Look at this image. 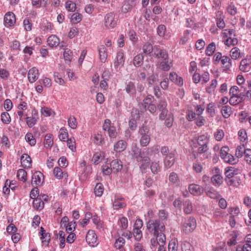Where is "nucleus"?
Instances as JSON below:
<instances>
[{"label": "nucleus", "instance_id": "obj_1", "mask_svg": "<svg viewBox=\"0 0 251 251\" xmlns=\"http://www.w3.org/2000/svg\"><path fill=\"white\" fill-rule=\"evenodd\" d=\"M227 213L221 212V218L222 219V223L225 221L228 223L232 228H236V218L240 213V208L238 206L229 207L227 209Z\"/></svg>", "mask_w": 251, "mask_h": 251}, {"label": "nucleus", "instance_id": "obj_2", "mask_svg": "<svg viewBox=\"0 0 251 251\" xmlns=\"http://www.w3.org/2000/svg\"><path fill=\"white\" fill-rule=\"evenodd\" d=\"M147 228L150 232L153 231V234H157L165 230L164 224L159 219L150 220L147 223Z\"/></svg>", "mask_w": 251, "mask_h": 251}, {"label": "nucleus", "instance_id": "obj_3", "mask_svg": "<svg viewBox=\"0 0 251 251\" xmlns=\"http://www.w3.org/2000/svg\"><path fill=\"white\" fill-rule=\"evenodd\" d=\"M140 136V144L142 147L147 146L150 142L149 129L147 126H143L138 130Z\"/></svg>", "mask_w": 251, "mask_h": 251}, {"label": "nucleus", "instance_id": "obj_4", "mask_svg": "<svg viewBox=\"0 0 251 251\" xmlns=\"http://www.w3.org/2000/svg\"><path fill=\"white\" fill-rule=\"evenodd\" d=\"M104 131H107L110 139L115 138L117 135L116 128L114 126H111V122L109 119H106L104 121L102 126Z\"/></svg>", "mask_w": 251, "mask_h": 251}, {"label": "nucleus", "instance_id": "obj_5", "mask_svg": "<svg viewBox=\"0 0 251 251\" xmlns=\"http://www.w3.org/2000/svg\"><path fill=\"white\" fill-rule=\"evenodd\" d=\"M196 221L194 217H190L188 220L183 224L182 230L186 234L191 232L196 227Z\"/></svg>", "mask_w": 251, "mask_h": 251}, {"label": "nucleus", "instance_id": "obj_6", "mask_svg": "<svg viewBox=\"0 0 251 251\" xmlns=\"http://www.w3.org/2000/svg\"><path fill=\"white\" fill-rule=\"evenodd\" d=\"M115 14L110 12L104 17V25L108 29L113 28L117 25V20L115 18Z\"/></svg>", "mask_w": 251, "mask_h": 251}, {"label": "nucleus", "instance_id": "obj_7", "mask_svg": "<svg viewBox=\"0 0 251 251\" xmlns=\"http://www.w3.org/2000/svg\"><path fill=\"white\" fill-rule=\"evenodd\" d=\"M152 56L158 59L163 60H166L169 58L167 51L158 46H154V52Z\"/></svg>", "mask_w": 251, "mask_h": 251}, {"label": "nucleus", "instance_id": "obj_8", "mask_svg": "<svg viewBox=\"0 0 251 251\" xmlns=\"http://www.w3.org/2000/svg\"><path fill=\"white\" fill-rule=\"evenodd\" d=\"M131 155L132 157L136 160L137 162L141 161L145 156L144 152H142L136 144H134L132 146L131 148Z\"/></svg>", "mask_w": 251, "mask_h": 251}, {"label": "nucleus", "instance_id": "obj_9", "mask_svg": "<svg viewBox=\"0 0 251 251\" xmlns=\"http://www.w3.org/2000/svg\"><path fill=\"white\" fill-rule=\"evenodd\" d=\"M4 25L6 26H11L16 23V18L14 14L12 12L6 13L4 17Z\"/></svg>", "mask_w": 251, "mask_h": 251}, {"label": "nucleus", "instance_id": "obj_10", "mask_svg": "<svg viewBox=\"0 0 251 251\" xmlns=\"http://www.w3.org/2000/svg\"><path fill=\"white\" fill-rule=\"evenodd\" d=\"M213 176L211 177V181L215 186L220 185V169L218 167H214L211 170Z\"/></svg>", "mask_w": 251, "mask_h": 251}, {"label": "nucleus", "instance_id": "obj_11", "mask_svg": "<svg viewBox=\"0 0 251 251\" xmlns=\"http://www.w3.org/2000/svg\"><path fill=\"white\" fill-rule=\"evenodd\" d=\"M125 63L124 55L123 52L118 51L114 62V67L118 69L123 66Z\"/></svg>", "mask_w": 251, "mask_h": 251}, {"label": "nucleus", "instance_id": "obj_12", "mask_svg": "<svg viewBox=\"0 0 251 251\" xmlns=\"http://www.w3.org/2000/svg\"><path fill=\"white\" fill-rule=\"evenodd\" d=\"M43 175L40 172H35L32 176V184L33 186L41 185L43 182Z\"/></svg>", "mask_w": 251, "mask_h": 251}, {"label": "nucleus", "instance_id": "obj_13", "mask_svg": "<svg viewBox=\"0 0 251 251\" xmlns=\"http://www.w3.org/2000/svg\"><path fill=\"white\" fill-rule=\"evenodd\" d=\"M86 241L88 245L91 246H94L97 241V236L95 231L93 230H89L86 236Z\"/></svg>", "mask_w": 251, "mask_h": 251}, {"label": "nucleus", "instance_id": "obj_14", "mask_svg": "<svg viewBox=\"0 0 251 251\" xmlns=\"http://www.w3.org/2000/svg\"><path fill=\"white\" fill-rule=\"evenodd\" d=\"M221 63L222 65L221 68H223V72H227L229 70L231 66V61L229 57L221 55Z\"/></svg>", "mask_w": 251, "mask_h": 251}, {"label": "nucleus", "instance_id": "obj_15", "mask_svg": "<svg viewBox=\"0 0 251 251\" xmlns=\"http://www.w3.org/2000/svg\"><path fill=\"white\" fill-rule=\"evenodd\" d=\"M238 171L237 169L232 167H228L226 168L225 174L226 176L228 178L227 181L228 184L231 185L233 183V181L230 178L232 177L234 175H237Z\"/></svg>", "mask_w": 251, "mask_h": 251}, {"label": "nucleus", "instance_id": "obj_16", "mask_svg": "<svg viewBox=\"0 0 251 251\" xmlns=\"http://www.w3.org/2000/svg\"><path fill=\"white\" fill-rule=\"evenodd\" d=\"M251 69V60L244 59L240 62L239 69L243 72H248Z\"/></svg>", "mask_w": 251, "mask_h": 251}, {"label": "nucleus", "instance_id": "obj_17", "mask_svg": "<svg viewBox=\"0 0 251 251\" xmlns=\"http://www.w3.org/2000/svg\"><path fill=\"white\" fill-rule=\"evenodd\" d=\"M135 0H126L122 7V11L126 13L130 11L135 5Z\"/></svg>", "mask_w": 251, "mask_h": 251}, {"label": "nucleus", "instance_id": "obj_18", "mask_svg": "<svg viewBox=\"0 0 251 251\" xmlns=\"http://www.w3.org/2000/svg\"><path fill=\"white\" fill-rule=\"evenodd\" d=\"M21 162L24 168H30L31 167V159L27 154H23L21 157Z\"/></svg>", "mask_w": 251, "mask_h": 251}, {"label": "nucleus", "instance_id": "obj_19", "mask_svg": "<svg viewBox=\"0 0 251 251\" xmlns=\"http://www.w3.org/2000/svg\"><path fill=\"white\" fill-rule=\"evenodd\" d=\"M190 192L194 195H200L203 193L202 187L198 184H192L189 187Z\"/></svg>", "mask_w": 251, "mask_h": 251}, {"label": "nucleus", "instance_id": "obj_20", "mask_svg": "<svg viewBox=\"0 0 251 251\" xmlns=\"http://www.w3.org/2000/svg\"><path fill=\"white\" fill-rule=\"evenodd\" d=\"M38 70L35 67L30 69L28 73V79L30 83L34 82L38 78Z\"/></svg>", "mask_w": 251, "mask_h": 251}, {"label": "nucleus", "instance_id": "obj_21", "mask_svg": "<svg viewBox=\"0 0 251 251\" xmlns=\"http://www.w3.org/2000/svg\"><path fill=\"white\" fill-rule=\"evenodd\" d=\"M164 166L166 168L171 167L175 162V154L172 152L169 153L165 157L164 161Z\"/></svg>", "mask_w": 251, "mask_h": 251}, {"label": "nucleus", "instance_id": "obj_22", "mask_svg": "<svg viewBox=\"0 0 251 251\" xmlns=\"http://www.w3.org/2000/svg\"><path fill=\"white\" fill-rule=\"evenodd\" d=\"M110 167L112 171L117 173L122 170L123 165L121 160L118 159H114L110 163Z\"/></svg>", "mask_w": 251, "mask_h": 251}, {"label": "nucleus", "instance_id": "obj_23", "mask_svg": "<svg viewBox=\"0 0 251 251\" xmlns=\"http://www.w3.org/2000/svg\"><path fill=\"white\" fill-rule=\"evenodd\" d=\"M115 197L116 198L113 204V208L115 209H119L126 206V203L124 202V199L123 198L120 196H116Z\"/></svg>", "mask_w": 251, "mask_h": 251}, {"label": "nucleus", "instance_id": "obj_24", "mask_svg": "<svg viewBox=\"0 0 251 251\" xmlns=\"http://www.w3.org/2000/svg\"><path fill=\"white\" fill-rule=\"evenodd\" d=\"M127 147V143L123 140H119L114 145V150L116 152H122L124 151Z\"/></svg>", "mask_w": 251, "mask_h": 251}, {"label": "nucleus", "instance_id": "obj_25", "mask_svg": "<svg viewBox=\"0 0 251 251\" xmlns=\"http://www.w3.org/2000/svg\"><path fill=\"white\" fill-rule=\"evenodd\" d=\"M47 42L49 46L51 48H53L59 45L60 40L57 36L51 35L48 37Z\"/></svg>", "mask_w": 251, "mask_h": 251}, {"label": "nucleus", "instance_id": "obj_26", "mask_svg": "<svg viewBox=\"0 0 251 251\" xmlns=\"http://www.w3.org/2000/svg\"><path fill=\"white\" fill-rule=\"evenodd\" d=\"M100 59L102 62H104L107 57V50L104 45H100L99 47Z\"/></svg>", "mask_w": 251, "mask_h": 251}, {"label": "nucleus", "instance_id": "obj_27", "mask_svg": "<svg viewBox=\"0 0 251 251\" xmlns=\"http://www.w3.org/2000/svg\"><path fill=\"white\" fill-rule=\"evenodd\" d=\"M144 56L142 53H139L136 55L133 60V63L135 67H139L143 63Z\"/></svg>", "mask_w": 251, "mask_h": 251}, {"label": "nucleus", "instance_id": "obj_28", "mask_svg": "<svg viewBox=\"0 0 251 251\" xmlns=\"http://www.w3.org/2000/svg\"><path fill=\"white\" fill-rule=\"evenodd\" d=\"M247 149H245L244 144L239 145L237 147L235 151V155L236 158H241L243 154H245L246 152Z\"/></svg>", "mask_w": 251, "mask_h": 251}, {"label": "nucleus", "instance_id": "obj_29", "mask_svg": "<svg viewBox=\"0 0 251 251\" xmlns=\"http://www.w3.org/2000/svg\"><path fill=\"white\" fill-rule=\"evenodd\" d=\"M222 158L225 162L230 164H235L238 162V159L230 153L224 155Z\"/></svg>", "mask_w": 251, "mask_h": 251}, {"label": "nucleus", "instance_id": "obj_30", "mask_svg": "<svg viewBox=\"0 0 251 251\" xmlns=\"http://www.w3.org/2000/svg\"><path fill=\"white\" fill-rule=\"evenodd\" d=\"M154 236L155 237L156 240L159 243V246H164L166 243V236L164 233V232H161L157 234H153Z\"/></svg>", "mask_w": 251, "mask_h": 251}, {"label": "nucleus", "instance_id": "obj_31", "mask_svg": "<svg viewBox=\"0 0 251 251\" xmlns=\"http://www.w3.org/2000/svg\"><path fill=\"white\" fill-rule=\"evenodd\" d=\"M33 205L35 209L41 210L43 209L44 206V202L43 201L41 198H39L38 196L36 199L33 200Z\"/></svg>", "mask_w": 251, "mask_h": 251}, {"label": "nucleus", "instance_id": "obj_32", "mask_svg": "<svg viewBox=\"0 0 251 251\" xmlns=\"http://www.w3.org/2000/svg\"><path fill=\"white\" fill-rule=\"evenodd\" d=\"M226 39H223V42L227 47L231 46H234L238 44V39L236 38H232L231 36L226 38Z\"/></svg>", "mask_w": 251, "mask_h": 251}, {"label": "nucleus", "instance_id": "obj_33", "mask_svg": "<svg viewBox=\"0 0 251 251\" xmlns=\"http://www.w3.org/2000/svg\"><path fill=\"white\" fill-rule=\"evenodd\" d=\"M139 162L142 163L140 166V169L142 172L145 173L146 170L148 168L150 164V158L148 156H146L143 158V159L141 160Z\"/></svg>", "mask_w": 251, "mask_h": 251}, {"label": "nucleus", "instance_id": "obj_34", "mask_svg": "<svg viewBox=\"0 0 251 251\" xmlns=\"http://www.w3.org/2000/svg\"><path fill=\"white\" fill-rule=\"evenodd\" d=\"M125 243V239L123 237H119L116 240L114 246L117 249L119 250L120 251H125V250L123 247Z\"/></svg>", "mask_w": 251, "mask_h": 251}, {"label": "nucleus", "instance_id": "obj_35", "mask_svg": "<svg viewBox=\"0 0 251 251\" xmlns=\"http://www.w3.org/2000/svg\"><path fill=\"white\" fill-rule=\"evenodd\" d=\"M143 52L146 54H150L153 51L154 52V47L149 43H146L143 47Z\"/></svg>", "mask_w": 251, "mask_h": 251}, {"label": "nucleus", "instance_id": "obj_36", "mask_svg": "<svg viewBox=\"0 0 251 251\" xmlns=\"http://www.w3.org/2000/svg\"><path fill=\"white\" fill-rule=\"evenodd\" d=\"M241 91H245V89L241 86L240 88L237 86H233L231 87L229 91V93L231 96L235 97L237 96L238 94Z\"/></svg>", "mask_w": 251, "mask_h": 251}, {"label": "nucleus", "instance_id": "obj_37", "mask_svg": "<svg viewBox=\"0 0 251 251\" xmlns=\"http://www.w3.org/2000/svg\"><path fill=\"white\" fill-rule=\"evenodd\" d=\"M159 65V67L164 71H168L170 69L169 58L166 60H163L161 62H158L157 65Z\"/></svg>", "mask_w": 251, "mask_h": 251}, {"label": "nucleus", "instance_id": "obj_38", "mask_svg": "<svg viewBox=\"0 0 251 251\" xmlns=\"http://www.w3.org/2000/svg\"><path fill=\"white\" fill-rule=\"evenodd\" d=\"M104 188L103 185L101 183H98L94 189V193L96 196L101 197L103 194Z\"/></svg>", "mask_w": 251, "mask_h": 251}, {"label": "nucleus", "instance_id": "obj_39", "mask_svg": "<svg viewBox=\"0 0 251 251\" xmlns=\"http://www.w3.org/2000/svg\"><path fill=\"white\" fill-rule=\"evenodd\" d=\"M53 139L52 138V135L50 134H47L45 137L44 145L46 148H51L53 145Z\"/></svg>", "mask_w": 251, "mask_h": 251}, {"label": "nucleus", "instance_id": "obj_40", "mask_svg": "<svg viewBox=\"0 0 251 251\" xmlns=\"http://www.w3.org/2000/svg\"><path fill=\"white\" fill-rule=\"evenodd\" d=\"M221 112L225 118H228L232 113L231 108L228 105H225L222 107Z\"/></svg>", "mask_w": 251, "mask_h": 251}, {"label": "nucleus", "instance_id": "obj_41", "mask_svg": "<svg viewBox=\"0 0 251 251\" xmlns=\"http://www.w3.org/2000/svg\"><path fill=\"white\" fill-rule=\"evenodd\" d=\"M26 172L24 169H19L17 171V176L20 181L25 182L26 180Z\"/></svg>", "mask_w": 251, "mask_h": 251}, {"label": "nucleus", "instance_id": "obj_42", "mask_svg": "<svg viewBox=\"0 0 251 251\" xmlns=\"http://www.w3.org/2000/svg\"><path fill=\"white\" fill-rule=\"evenodd\" d=\"M126 92L128 94L133 95L136 93V89L133 82L130 81L126 87Z\"/></svg>", "mask_w": 251, "mask_h": 251}, {"label": "nucleus", "instance_id": "obj_43", "mask_svg": "<svg viewBox=\"0 0 251 251\" xmlns=\"http://www.w3.org/2000/svg\"><path fill=\"white\" fill-rule=\"evenodd\" d=\"M59 138L62 141L65 142L68 139V133L66 129L61 128L59 130Z\"/></svg>", "mask_w": 251, "mask_h": 251}, {"label": "nucleus", "instance_id": "obj_44", "mask_svg": "<svg viewBox=\"0 0 251 251\" xmlns=\"http://www.w3.org/2000/svg\"><path fill=\"white\" fill-rule=\"evenodd\" d=\"M182 251H194L193 246L188 242L184 241L181 245Z\"/></svg>", "mask_w": 251, "mask_h": 251}, {"label": "nucleus", "instance_id": "obj_45", "mask_svg": "<svg viewBox=\"0 0 251 251\" xmlns=\"http://www.w3.org/2000/svg\"><path fill=\"white\" fill-rule=\"evenodd\" d=\"M184 212L186 214H190L193 210V206L192 203L189 201H186L183 204Z\"/></svg>", "mask_w": 251, "mask_h": 251}, {"label": "nucleus", "instance_id": "obj_46", "mask_svg": "<svg viewBox=\"0 0 251 251\" xmlns=\"http://www.w3.org/2000/svg\"><path fill=\"white\" fill-rule=\"evenodd\" d=\"M151 170L154 174H157L161 169L159 162H152L151 165Z\"/></svg>", "mask_w": 251, "mask_h": 251}, {"label": "nucleus", "instance_id": "obj_47", "mask_svg": "<svg viewBox=\"0 0 251 251\" xmlns=\"http://www.w3.org/2000/svg\"><path fill=\"white\" fill-rule=\"evenodd\" d=\"M240 54L239 49L238 48H233L230 50V56L233 59L235 60L241 57Z\"/></svg>", "mask_w": 251, "mask_h": 251}, {"label": "nucleus", "instance_id": "obj_48", "mask_svg": "<svg viewBox=\"0 0 251 251\" xmlns=\"http://www.w3.org/2000/svg\"><path fill=\"white\" fill-rule=\"evenodd\" d=\"M216 46L214 43H211L208 45L205 50V54L208 56H211L214 52Z\"/></svg>", "mask_w": 251, "mask_h": 251}, {"label": "nucleus", "instance_id": "obj_49", "mask_svg": "<svg viewBox=\"0 0 251 251\" xmlns=\"http://www.w3.org/2000/svg\"><path fill=\"white\" fill-rule=\"evenodd\" d=\"M169 180L170 182L174 184H177L179 181L177 174L175 172L170 173L169 176Z\"/></svg>", "mask_w": 251, "mask_h": 251}, {"label": "nucleus", "instance_id": "obj_50", "mask_svg": "<svg viewBox=\"0 0 251 251\" xmlns=\"http://www.w3.org/2000/svg\"><path fill=\"white\" fill-rule=\"evenodd\" d=\"M177 241L176 239H172L169 243L168 251H177Z\"/></svg>", "mask_w": 251, "mask_h": 251}, {"label": "nucleus", "instance_id": "obj_51", "mask_svg": "<svg viewBox=\"0 0 251 251\" xmlns=\"http://www.w3.org/2000/svg\"><path fill=\"white\" fill-rule=\"evenodd\" d=\"M25 139L31 146H34L36 144V140L31 133H27L25 135Z\"/></svg>", "mask_w": 251, "mask_h": 251}, {"label": "nucleus", "instance_id": "obj_52", "mask_svg": "<svg viewBox=\"0 0 251 251\" xmlns=\"http://www.w3.org/2000/svg\"><path fill=\"white\" fill-rule=\"evenodd\" d=\"M206 193L207 196L212 199H218L219 194L218 192L215 191L213 188H210L209 190L206 191Z\"/></svg>", "mask_w": 251, "mask_h": 251}, {"label": "nucleus", "instance_id": "obj_53", "mask_svg": "<svg viewBox=\"0 0 251 251\" xmlns=\"http://www.w3.org/2000/svg\"><path fill=\"white\" fill-rule=\"evenodd\" d=\"M69 126L72 129H75L77 127V123L76 118L72 116H71L68 121Z\"/></svg>", "mask_w": 251, "mask_h": 251}, {"label": "nucleus", "instance_id": "obj_54", "mask_svg": "<svg viewBox=\"0 0 251 251\" xmlns=\"http://www.w3.org/2000/svg\"><path fill=\"white\" fill-rule=\"evenodd\" d=\"M102 154L101 152H96L95 153L92 158V161L94 164H98L102 159Z\"/></svg>", "mask_w": 251, "mask_h": 251}, {"label": "nucleus", "instance_id": "obj_55", "mask_svg": "<svg viewBox=\"0 0 251 251\" xmlns=\"http://www.w3.org/2000/svg\"><path fill=\"white\" fill-rule=\"evenodd\" d=\"M208 142V139L205 135H201L198 138V143L200 146L207 145Z\"/></svg>", "mask_w": 251, "mask_h": 251}, {"label": "nucleus", "instance_id": "obj_56", "mask_svg": "<svg viewBox=\"0 0 251 251\" xmlns=\"http://www.w3.org/2000/svg\"><path fill=\"white\" fill-rule=\"evenodd\" d=\"M53 174L58 179H61L63 177V172L61 168L56 167L53 169Z\"/></svg>", "mask_w": 251, "mask_h": 251}, {"label": "nucleus", "instance_id": "obj_57", "mask_svg": "<svg viewBox=\"0 0 251 251\" xmlns=\"http://www.w3.org/2000/svg\"><path fill=\"white\" fill-rule=\"evenodd\" d=\"M239 139L241 142H244L248 139L246 131L241 129L238 131Z\"/></svg>", "mask_w": 251, "mask_h": 251}, {"label": "nucleus", "instance_id": "obj_58", "mask_svg": "<svg viewBox=\"0 0 251 251\" xmlns=\"http://www.w3.org/2000/svg\"><path fill=\"white\" fill-rule=\"evenodd\" d=\"M1 120L5 124H9L11 121L9 114L7 112H2L1 114Z\"/></svg>", "mask_w": 251, "mask_h": 251}, {"label": "nucleus", "instance_id": "obj_59", "mask_svg": "<svg viewBox=\"0 0 251 251\" xmlns=\"http://www.w3.org/2000/svg\"><path fill=\"white\" fill-rule=\"evenodd\" d=\"M192 168L193 169L198 173H201L203 169L202 165L198 161H195L193 163Z\"/></svg>", "mask_w": 251, "mask_h": 251}, {"label": "nucleus", "instance_id": "obj_60", "mask_svg": "<svg viewBox=\"0 0 251 251\" xmlns=\"http://www.w3.org/2000/svg\"><path fill=\"white\" fill-rule=\"evenodd\" d=\"M190 33V31L186 30L184 31L183 36L181 38L180 40V44L184 45L188 41L189 39V35Z\"/></svg>", "mask_w": 251, "mask_h": 251}, {"label": "nucleus", "instance_id": "obj_61", "mask_svg": "<svg viewBox=\"0 0 251 251\" xmlns=\"http://www.w3.org/2000/svg\"><path fill=\"white\" fill-rule=\"evenodd\" d=\"M76 222L75 221H72L69 223L65 227L66 230L68 233H71L75 228Z\"/></svg>", "mask_w": 251, "mask_h": 251}, {"label": "nucleus", "instance_id": "obj_62", "mask_svg": "<svg viewBox=\"0 0 251 251\" xmlns=\"http://www.w3.org/2000/svg\"><path fill=\"white\" fill-rule=\"evenodd\" d=\"M82 20V16L78 13H74L71 17V20L74 23H78Z\"/></svg>", "mask_w": 251, "mask_h": 251}, {"label": "nucleus", "instance_id": "obj_63", "mask_svg": "<svg viewBox=\"0 0 251 251\" xmlns=\"http://www.w3.org/2000/svg\"><path fill=\"white\" fill-rule=\"evenodd\" d=\"M231 237L229 239V241H227V244L231 246L235 245L236 242V238L237 237V233L236 231H233L232 233L231 234Z\"/></svg>", "mask_w": 251, "mask_h": 251}, {"label": "nucleus", "instance_id": "obj_64", "mask_svg": "<svg viewBox=\"0 0 251 251\" xmlns=\"http://www.w3.org/2000/svg\"><path fill=\"white\" fill-rule=\"evenodd\" d=\"M227 12L231 15H234L237 13V9L235 5L232 3L227 7Z\"/></svg>", "mask_w": 251, "mask_h": 251}]
</instances>
